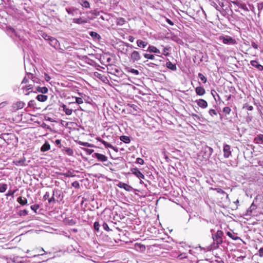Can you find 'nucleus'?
Here are the masks:
<instances>
[{"instance_id": "17", "label": "nucleus", "mask_w": 263, "mask_h": 263, "mask_svg": "<svg viewBox=\"0 0 263 263\" xmlns=\"http://www.w3.org/2000/svg\"><path fill=\"white\" fill-rule=\"evenodd\" d=\"M257 206L254 203H252L250 208L246 211V216H251L253 214V211L255 210Z\"/></svg>"}, {"instance_id": "27", "label": "nucleus", "mask_w": 263, "mask_h": 263, "mask_svg": "<svg viewBox=\"0 0 263 263\" xmlns=\"http://www.w3.org/2000/svg\"><path fill=\"white\" fill-rule=\"evenodd\" d=\"M17 201L22 205H24L27 204V200L25 197H19L17 199Z\"/></svg>"}, {"instance_id": "45", "label": "nucleus", "mask_w": 263, "mask_h": 263, "mask_svg": "<svg viewBox=\"0 0 263 263\" xmlns=\"http://www.w3.org/2000/svg\"><path fill=\"white\" fill-rule=\"evenodd\" d=\"M209 113L212 117H214L215 116L217 115V111H216V110L213 109H210L209 111Z\"/></svg>"}, {"instance_id": "55", "label": "nucleus", "mask_w": 263, "mask_h": 263, "mask_svg": "<svg viewBox=\"0 0 263 263\" xmlns=\"http://www.w3.org/2000/svg\"><path fill=\"white\" fill-rule=\"evenodd\" d=\"M252 116H250L249 115V114H248V116L246 117V122L247 123H249L250 122H251L252 120Z\"/></svg>"}, {"instance_id": "60", "label": "nucleus", "mask_w": 263, "mask_h": 263, "mask_svg": "<svg viewBox=\"0 0 263 263\" xmlns=\"http://www.w3.org/2000/svg\"><path fill=\"white\" fill-rule=\"evenodd\" d=\"M83 151H86L87 154L90 155L93 152V149L83 148Z\"/></svg>"}, {"instance_id": "29", "label": "nucleus", "mask_w": 263, "mask_h": 263, "mask_svg": "<svg viewBox=\"0 0 263 263\" xmlns=\"http://www.w3.org/2000/svg\"><path fill=\"white\" fill-rule=\"evenodd\" d=\"M47 96L44 95H39L36 96V99L40 102H45L47 100Z\"/></svg>"}, {"instance_id": "46", "label": "nucleus", "mask_w": 263, "mask_h": 263, "mask_svg": "<svg viewBox=\"0 0 263 263\" xmlns=\"http://www.w3.org/2000/svg\"><path fill=\"white\" fill-rule=\"evenodd\" d=\"M102 228H103V229L107 231H109L111 230L109 229V227L108 225L107 224V223L105 222H103V223L102 224Z\"/></svg>"}, {"instance_id": "16", "label": "nucleus", "mask_w": 263, "mask_h": 263, "mask_svg": "<svg viewBox=\"0 0 263 263\" xmlns=\"http://www.w3.org/2000/svg\"><path fill=\"white\" fill-rule=\"evenodd\" d=\"M118 186L120 188H123L124 190L128 192L132 191L134 190L130 185L123 182H120L118 184Z\"/></svg>"}, {"instance_id": "8", "label": "nucleus", "mask_w": 263, "mask_h": 263, "mask_svg": "<svg viewBox=\"0 0 263 263\" xmlns=\"http://www.w3.org/2000/svg\"><path fill=\"white\" fill-rule=\"evenodd\" d=\"M223 156L228 158L231 155V146L228 144H224L223 146Z\"/></svg>"}, {"instance_id": "36", "label": "nucleus", "mask_w": 263, "mask_h": 263, "mask_svg": "<svg viewBox=\"0 0 263 263\" xmlns=\"http://www.w3.org/2000/svg\"><path fill=\"white\" fill-rule=\"evenodd\" d=\"M59 191L57 190H53V195L51 198H49L48 199V202L49 203L51 202H55L56 201V199L54 198V196L55 195V194H57Z\"/></svg>"}, {"instance_id": "52", "label": "nucleus", "mask_w": 263, "mask_h": 263, "mask_svg": "<svg viewBox=\"0 0 263 263\" xmlns=\"http://www.w3.org/2000/svg\"><path fill=\"white\" fill-rule=\"evenodd\" d=\"M25 160L21 159L20 160L16 161L14 162L15 165H23L24 164Z\"/></svg>"}, {"instance_id": "39", "label": "nucleus", "mask_w": 263, "mask_h": 263, "mask_svg": "<svg viewBox=\"0 0 263 263\" xmlns=\"http://www.w3.org/2000/svg\"><path fill=\"white\" fill-rule=\"evenodd\" d=\"M7 188V185L5 183H0V193H4Z\"/></svg>"}, {"instance_id": "3", "label": "nucleus", "mask_w": 263, "mask_h": 263, "mask_svg": "<svg viewBox=\"0 0 263 263\" xmlns=\"http://www.w3.org/2000/svg\"><path fill=\"white\" fill-rule=\"evenodd\" d=\"M7 33L11 37H16L20 41H22L23 38L20 34V31L15 30L12 27L8 26L6 29Z\"/></svg>"}, {"instance_id": "23", "label": "nucleus", "mask_w": 263, "mask_h": 263, "mask_svg": "<svg viewBox=\"0 0 263 263\" xmlns=\"http://www.w3.org/2000/svg\"><path fill=\"white\" fill-rule=\"evenodd\" d=\"M254 141L256 143L261 144L263 143V135L259 134L254 138Z\"/></svg>"}, {"instance_id": "48", "label": "nucleus", "mask_w": 263, "mask_h": 263, "mask_svg": "<svg viewBox=\"0 0 263 263\" xmlns=\"http://www.w3.org/2000/svg\"><path fill=\"white\" fill-rule=\"evenodd\" d=\"M216 190L218 193L223 195H226V198L228 199L229 198V195L227 193H226L223 190L219 188H218Z\"/></svg>"}, {"instance_id": "12", "label": "nucleus", "mask_w": 263, "mask_h": 263, "mask_svg": "<svg viewBox=\"0 0 263 263\" xmlns=\"http://www.w3.org/2000/svg\"><path fill=\"white\" fill-rule=\"evenodd\" d=\"M93 157L96 158L99 161L101 162H105L107 160V157L105 155L99 154L98 153H95L92 155Z\"/></svg>"}, {"instance_id": "34", "label": "nucleus", "mask_w": 263, "mask_h": 263, "mask_svg": "<svg viewBox=\"0 0 263 263\" xmlns=\"http://www.w3.org/2000/svg\"><path fill=\"white\" fill-rule=\"evenodd\" d=\"M126 70L127 72H131L132 73L134 74L135 76L139 74V71L137 69H135L134 68H132L130 67H127L126 68Z\"/></svg>"}, {"instance_id": "63", "label": "nucleus", "mask_w": 263, "mask_h": 263, "mask_svg": "<svg viewBox=\"0 0 263 263\" xmlns=\"http://www.w3.org/2000/svg\"><path fill=\"white\" fill-rule=\"evenodd\" d=\"M168 50V48L167 47H165L163 49V54L165 55H167L168 54V53L167 52Z\"/></svg>"}, {"instance_id": "41", "label": "nucleus", "mask_w": 263, "mask_h": 263, "mask_svg": "<svg viewBox=\"0 0 263 263\" xmlns=\"http://www.w3.org/2000/svg\"><path fill=\"white\" fill-rule=\"evenodd\" d=\"M143 57L147 59L154 60L155 59L154 55L152 54L144 53H143Z\"/></svg>"}, {"instance_id": "1", "label": "nucleus", "mask_w": 263, "mask_h": 263, "mask_svg": "<svg viewBox=\"0 0 263 263\" xmlns=\"http://www.w3.org/2000/svg\"><path fill=\"white\" fill-rule=\"evenodd\" d=\"M223 232L221 230H218L216 233L212 234V237L213 242L208 247V251H211L218 249L219 245L223 242Z\"/></svg>"}, {"instance_id": "43", "label": "nucleus", "mask_w": 263, "mask_h": 263, "mask_svg": "<svg viewBox=\"0 0 263 263\" xmlns=\"http://www.w3.org/2000/svg\"><path fill=\"white\" fill-rule=\"evenodd\" d=\"M100 224L99 222L95 221L93 223V229L97 232H99Z\"/></svg>"}, {"instance_id": "2", "label": "nucleus", "mask_w": 263, "mask_h": 263, "mask_svg": "<svg viewBox=\"0 0 263 263\" xmlns=\"http://www.w3.org/2000/svg\"><path fill=\"white\" fill-rule=\"evenodd\" d=\"M94 220V212L90 210H83V226L86 224L90 226Z\"/></svg>"}, {"instance_id": "35", "label": "nucleus", "mask_w": 263, "mask_h": 263, "mask_svg": "<svg viewBox=\"0 0 263 263\" xmlns=\"http://www.w3.org/2000/svg\"><path fill=\"white\" fill-rule=\"evenodd\" d=\"M227 235L233 240H238V239L241 240L239 237L236 236V235L234 233H232L230 232H227Z\"/></svg>"}, {"instance_id": "30", "label": "nucleus", "mask_w": 263, "mask_h": 263, "mask_svg": "<svg viewBox=\"0 0 263 263\" xmlns=\"http://www.w3.org/2000/svg\"><path fill=\"white\" fill-rule=\"evenodd\" d=\"M50 148V145L48 142H46L43 146L41 147V150L42 152H46L49 150Z\"/></svg>"}, {"instance_id": "62", "label": "nucleus", "mask_w": 263, "mask_h": 263, "mask_svg": "<svg viewBox=\"0 0 263 263\" xmlns=\"http://www.w3.org/2000/svg\"><path fill=\"white\" fill-rule=\"evenodd\" d=\"M257 7H258V10L260 11L261 10H262L263 9V3H258L257 4Z\"/></svg>"}, {"instance_id": "31", "label": "nucleus", "mask_w": 263, "mask_h": 263, "mask_svg": "<svg viewBox=\"0 0 263 263\" xmlns=\"http://www.w3.org/2000/svg\"><path fill=\"white\" fill-rule=\"evenodd\" d=\"M100 141L105 145V146L106 147H109V148L113 149L114 151H115L116 152L118 151V149L115 148L114 146H113L111 144H110L103 140H100Z\"/></svg>"}, {"instance_id": "19", "label": "nucleus", "mask_w": 263, "mask_h": 263, "mask_svg": "<svg viewBox=\"0 0 263 263\" xmlns=\"http://www.w3.org/2000/svg\"><path fill=\"white\" fill-rule=\"evenodd\" d=\"M25 104L23 101H17L16 103H14L13 105V107L16 110H18L20 109L23 108Z\"/></svg>"}, {"instance_id": "20", "label": "nucleus", "mask_w": 263, "mask_h": 263, "mask_svg": "<svg viewBox=\"0 0 263 263\" xmlns=\"http://www.w3.org/2000/svg\"><path fill=\"white\" fill-rule=\"evenodd\" d=\"M88 34L95 41H99L101 38V36L98 33L94 31H89Z\"/></svg>"}, {"instance_id": "5", "label": "nucleus", "mask_w": 263, "mask_h": 263, "mask_svg": "<svg viewBox=\"0 0 263 263\" xmlns=\"http://www.w3.org/2000/svg\"><path fill=\"white\" fill-rule=\"evenodd\" d=\"M87 89L83 87V100L86 104L89 105L90 109H91V108H93L92 104L93 101L91 97L87 95Z\"/></svg>"}, {"instance_id": "33", "label": "nucleus", "mask_w": 263, "mask_h": 263, "mask_svg": "<svg viewBox=\"0 0 263 263\" xmlns=\"http://www.w3.org/2000/svg\"><path fill=\"white\" fill-rule=\"evenodd\" d=\"M36 90L37 91L39 92H41L42 93H46L48 92V88L46 87H37L36 88Z\"/></svg>"}, {"instance_id": "54", "label": "nucleus", "mask_w": 263, "mask_h": 263, "mask_svg": "<svg viewBox=\"0 0 263 263\" xmlns=\"http://www.w3.org/2000/svg\"><path fill=\"white\" fill-rule=\"evenodd\" d=\"M83 8H90V6L89 3L87 1H83Z\"/></svg>"}, {"instance_id": "11", "label": "nucleus", "mask_w": 263, "mask_h": 263, "mask_svg": "<svg viewBox=\"0 0 263 263\" xmlns=\"http://www.w3.org/2000/svg\"><path fill=\"white\" fill-rule=\"evenodd\" d=\"M204 154L203 155V157L205 159H209L213 152V148L210 147L206 146L204 148Z\"/></svg>"}, {"instance_id": "4", "label": "nucleus", "mask_w": 263, "mask_h": 263, "mask_svg": "<svg viewBox=\"0 0 263 263\" xmlns=\"http://www.w3.org/2000/svg\"><path fill=\"white\" fill-rule=\"evenodd\" d=\"M84 45H83V50H84L85 54H83V62H85V63H87L88 64H89L90 65L93 66L95 64V62L93 61V60L90 59L87 57V55H89L91 57L95 58V54L91 52H86V49Z\"/></svg>"}, {"instance_id": "42", "label": "nucleus", "mask_w": 263, "mask_h": 263, "mask_svg": "<svg viewBox=\"0 0 263 263\" xmlns=\"http://www.w3.org/2000/svg\"><path fill=\"white\" fill-rule=\"evenodd\" d=\"M198 78L201 80V81L203 83H205L207 81V79L206 77L201 73H199L198 74Z\"/></svg>"}, {"instance_id": "6", "label": "nucleus", "mask_w": 263, "mask_h": 263, "mask_svg": "<svg viewBox=\"0 0 263 263\" xmlns=\"http://www.w3.org/2000/svg\"><path fill=\"white\" fill-rule=\"evenodd\" d=\"M219 39L222 40V42L225 44L234 45L236 44L235 40L228 35L220 36Z\"/></svg>"}, {"instance_id": "25", "label": "nucleus", "mask_w": 263, "mask_h": 263, "mask_svg": "<svg viewBox=\"0 0 263 263\" xmlns=\"http://www.w3.org/2000/svg\"><path fill=\"white\" fill-rule=\"evenodd\" d=\"M196 92L199 96H202L205 93V91L203 87L199 86L196 88Z\"/></svg>"}, {"instance_id": "56", "label": "nucleus", "mask_w": 263, "mask_h": 263, "mask_svg": "<svg viewBox=\"0 0 263 263\" xmlns=\"http://www.w3.org/2000/svg\"><path fill=\"white\" fill-rule=\"evenodd\" d=\"M16 190L11 191L10 190L8 191V193L6 194L7 196H11L12 198L14 197V194L15 193Z\"/></svg>"}, {"instance_id": "37", "label": "nucleus", "mask_w": 263, "mask_h": 263, "mask_svg": "<svg viewBox=\"0 0 263 263\" xmlns=\"http://www.w3.org/2000/svg\"><path fill=\"white\" fill-rule=\"evenodd\" d=\"M120 140L125 143H128L130 141V138L126 136H122L120 138Z\"/></svg>"}, {"instance_id": "10", "label": "nucleus", "mask_w": 263, "mask_h": 263, "mask_svg": "<svg viewBox=\"0 0 263 263\" xmlns=\"http://www.w3.org/2000/svg\"><path fill=\"white\" fill-rule=\"evenodd\" d=\"M130 59L133 62L138 61L141 59L140 53L137 51H134L130 54Z\"/></svg>"}, {"instance_id": "21", "label": "nucleus", "mask_w": 263, "mask_h": 263, "mask_svg": "<svg viewBox=\"0 0 263 263\" xmlns=\"http://www.w3.org/2000/svg\"><path fill=\"white\" fill-rule=\"evenodd\" d=\"M251 65L257 68L259 70L262 71L263 70V66L260 64H259L258 62L255 60H253L250 62Z\"/></svg>"}, {"instance_id": "18", "label": "nucleus", "mask_w": 263, "mask_h": 263, "mask_svg": "<svg viewBox=\"0 0 263 263\" xmlns=\"http://www.w3.org/2000/svg\"><path fill=\"white\" fill-rule=\"evenodd\" d=\"M196 102L197 103L198 105L202 108H205L208 106L207 102L203 99H199L196 101Z\"/></svg>"}, {"instance_id": "49", "label": "nucleus", "mask_w": 263, "mask_h": 263, "mask_svg": "<svg viewBox=\"0 0 263 263\" xmlns=\"http://www.w3.org/2000/svg\"><path fill=\"white\" fill-rule=\"evenodd\" d=\"M231 111V108L229 107H224L223 108V112L226 114V115H229L230 114V112Z\"/></svg>"}, {"instance_id": "57", "label": "nucleus", "mask_w": 263, "mask_h": 263, "mask_svg": "<svg viewBox=\"0 0 263 263\" xmlns=\"http://www.w3.org/2000/svg\"><path fill=\"white\" fill-rule=\"evenodd\" d=\"M42 37L46 40L49 41V39H51V37L50 35H48L47 34L44 33L42 34Z\"/></svg>"}, {"instance_id": "64", "label": "nucleus", "mask_w": 263, "mask_h": 263, "mask_svg": "<svg viewBox=\"0 0 263 263\" xmlns=\"http://www.w3.org/2000/svg\"><path fill=\"white\" fill-rule=\"evenodd\" d=\"M258 254H259V256L263 257V248H261L258 250Z\"/></svg>"}, {"instance_id": "28", "label": "nucleus", "mask_w": 263, "mask_h": 263, "mask_svg": "<svg viewBox=\"0 0 263 263\" xmlns=\"http://www.w3.org/2000/svg\"><path fill=\"white\" fill-rule=\"evenodd\" d=\"M28 77L29 79L32 80V81L34 83H40V80L39 79H38L37 78L33 76L32 73H28Z\"/></svg>"}, {"instance_id": "7", "label": "nucleus", "mask_w": 263, "mask_h": 263, "mask_svg": "<svg viewBox=\"0 0 263 263\" xmlns=\"http://www.w3.org/2000/svg\"><path fill=\"white\" fill-rule=\"evenodd\" d=\"M137 46L143 49V51H146V48L148 46V43L147 42L143 41L141 40H138L137 41Z\"/></svg>"}, {"instance_id": "58", "label": "nucleus", "mask_w": 263, "mask_h": 263, "mask_svg": "<svg viewBox=\"0 0 263 263\" xmlns=\"http://www.w3.org/2000/svg\"><path fill=\"white\" fill-rule=\"evenodd\" d=\"M108 16L107 14H104V15H101L100 17V18L102 19L103 21H108Z\"/></svg>"}, {"instance_id": "47", "label": "nucleus", "mask_w": 263, "mask_h": 263, "mask_svg": "<svg viewBox=\"0 0 263 263\" xmlns=\"http://www.w3.org/2000/svg\"><path fill=\"white\" fill-rule=\"evenodd\" d=\"M73 22L78 24H81L82 23V19L81 17L79 18H73Z\"/></svg>"}, {"instance_id": "38", "label": "nucleus", "mask_w": 263, "mask_h": 263, "mask_svg": "<svg viewBox=\"0 0 263 263\" xmlns=\"http://www.w3.org/2000/svg\"><path fill=\"white\" fill-rule=\"evenodd\" d=\"M99 13L100 12H98L97 13H96L95 12H92V11H89V13H88V14H89L88 16V18L89 20H92L95 17V16L99 15Z\"/></svg>"}, {"instance_id": "40", "label": "nucleus", "mask_w": 263, "mask_h": 263, "mask_svg": "<svg viewBox=\"0 0 263 263\" xmlns=\"http://www.w3.org/2000/svg\"><path fill=\"white\" fill-rule=\"evenodd\" d=\"M63 107L66 115H70L72 114V110L71 109L67 108L65 105H63Z\"/></svg>"}, {"instance_id": "59", "label": "nucleus", "mask_w": 263, "mask_h": 263, "mask_svg": "<svg viewBox=\"0 0 263 263\" xmlns=\"http://www.w3.org/2000/svg\"><path fill=\"white\" fill-rule=\"evenodd\" d=\"M136 163L140 164H143L144 163V160L142 158H138L136 159Z\"/></svg>"}, {"instance_id": "24", "label": "nucleus", "mask_w": 263, "mask_h": 263, "mask_svg": "<svg viewBox=\"0 0 263 263\" xmlns=\"http://www.w3.org/2000/svg\"><path fill=\"white\" fill-rule=\"evenodd\" d=\"M49 41L50 42V45L55 48L56 47H57L59 45V42L58 41V40L56 39H55L53 37L51 36V39H49Z\"/></svg>"}, {"instance_id": "14", "label": "nucleus", "mask_w": 263, "mask_h": 263, "mask_svg": "<svg viewBox=\"0 0 263 263\" xmlns=\"http://www.w3.org/2000/svg\"><path fill=\"white\" fill-rule=\"evenodd\" d=\"M146 51L156 54L161 53L160 51L158 49H157L155 46L151 45H148L147 48H146Z\"/></svg>"}, {"instance_id": "15", "label": "nucleus", "mask_w": 263, "mask_h": 263, "mask_svg": "<svg viewBox=\"0 0 263 263\" xmlns=\"http://www.w3.org/2000/svg\"><path fill=\"white\" fill-rule=\"evenodd\" d=\"M233 3L235 5H236L237 6H238L239 8L242 9L246 11H249V8L244 3H240L238 1H234V2H233Z\"/></svg>"}, {"instance_id": "53", "label": "nucleus", "mask_w": 263, "mask_h": 263, "mask_svg": "<svg viewBox=\"0 0 263 263\" xmlns=\"http://www.w3.org/2000/svg\"><path fill=\"white\" fill-rule=\"evenodd\" d=\"M30 208L35 213H36L37 210L39 208V205L38 204H34V205H31L30 206Z\"/></svg>"}, {"instance_id": "32", "label": "nucleus", "mask_w": 263, "mask_h": 263, "mask_svg": "<svg viewBox=\"0 0 263 263\" xmlns=\"http://www.w3.org/2000/svg\"><path fill=\"white\" fill-rule=\"evenodd\" d=\"M32 88H33V85L32 84H29L28 85H27V86H24L22 87L23 89H26V90L29 91L27 93H26L25 94L26 95H29L30 92H33Z\"/></svg>"}, {"instance_id": "13", "label": "nucleus", "mask_w": 263, "mask_h": 263, "mask_svg": "<svg viewBox=\"0 0 263 263\" xmlns=\"http://www.w3.org/2000/svg\"><path fill=\"white\" fill-rule=\"evenodd\" d=\"M66 10L68 14H71L73 16H75L78 14H81V12L79 9L76 8H66Z\"/></svg>"}, {"instance_id": "50", "label": "nucleus", "mask_w": 263, "mask_h": 263, "mask_svg": "<svg viewBox=\"0 0 263 263\" xmlns=\"http://www.w3.org/2000/svg\"><path fill=\"white\" fill-rule=\"evenodd\" d=\"M125 22V21L124 18L120 17L118 19L117 24L122 26L123 24H124Z\"/></svg>"}, {"instance_id": "9", "label": "nucleus", "mask_w": 263, "mask_h": 263, "mask_svg": "<svg viewBox=\"0 0 263 263\" xmlns=\"http://www.w3.org/2000/svg\"><path fill=\"white\" fill-rule=\"evenodd\" d=\"M130 171L135 175L136 177H137L139 179H144V175L139 170V169L137 167L131 168Z\"/></svg>"}, {"instance_id": "22", "label": "nucleus", "mask_w": 263, "mask_h": 263, "mask_svg": "<svg viewBox=\"0 0 263 263\" xmlns=\"http://www.w3.org/2000/svg\"><path fill=\"white\" fill-rule=\"evenodd\" d=\"M200 222L201 227L204 228H208V226L210 223L209 220L204 218H200Z\"/></svg>"}, {"instance_id": "44", "label": "nucleus", "mask_w": 263, "mask_h": 263, "mask_svg": "<svg viewBox=\"0 0 263 263\" xmlns=\"http://www.w3.org/2000/svg\"><path fill=\"white\" fill-rule=\"evenodd\" d=\"M36 105V102L34 100H30L28 104V107L30 108H35V106Z\"/></svg>"}, {"instance_id": "26", "label": "nucleus", "mask_w": 263, "mask_h": 263, "mask_svg": "<svg viewBox=\"0 0 263 263\" xmlns=\"http://www.w3.org/2000/svg\"><path fill=\"white\" fill-rule=\"evenodd\" d=\"M166 66L170 69L172 70H176L177 69L176 65L175 64H173L171 62L168 61L166 63Z\"/></svg>"}, {"instance_id": "61", "label": "nucleus", "mask_w": 263, "mask_h": 263, "mask_svg": "<svg viewBox=\"0 0 263 263\" xmlns=\"http://www.w3.org/2000/svg\"><path fill=\"white\" fill-rule=\"evenodd\" d=\"M50 194L49 192H46L44 196H43V198L44 200H47L49 199Z\"/></svg>"}, {"instance_id": "51", "label": "nucleus", "mask_w": 263, "mask_h": 263, "mask_svg": "<svg viewBox=\"0 0 263 263\" xmlns=\"http://www.w3.org/2000/svg\"><path fill=\"white\" fill-rule=\"evenodd\" d=\"M28 214V211L26 210H21L19 212L20 216H25Z\"/></svg>"}]
</instances>
